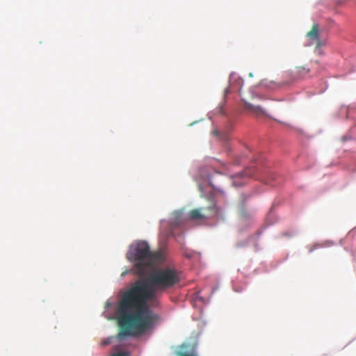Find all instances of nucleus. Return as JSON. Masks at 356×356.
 <instances>
[{
	"label": "nucleus",
	"instance_id": "obj_1",
	"mask_svg": "<svg viewBox=\"0 0 356 356\" xmlns=\"http://www.w3.org/2000/svg\"><path fill=\"white\" fill-rule=\"evenodd\" d=\"M179 282V273L170 267L151 270L134 282L118 302L117 315L120 331L118 337L122 339L127 336L138 337L152 330L160 316L150 307H159V294Z\"/></svg>",
	"mask_w": 356,
	"mask_h": 356
},
{
	"label": "nucleus",
	"instance_id": "obj_2",
	"mask_svg": "<svg viewBox=\"0 0 356 356\" xmlns=\"http://www.w3.org/2000/svg\"><path fill=\"white\" fill-rule=\"evenodd\" d=\"M127 259L134 264V274L138 277H145L154 266L163 259L161 252H152L145 241H138L130 246L127 254Z\"/></svg>",
	"mask_w": 356,
	"mask_h": 356
},
{
	"label": "nucleus",
	"instance_id": "obj_3",
	"mask_svg": "<svg viewBox=\"0 0 356 356\" xmlns=\"http://www.w3.org/2000/svg\"><path fill=\"white\" fill-rule=\"evenodd\" d=\"M219 208L212 204L207 207L195 209L189 212V218L192 220H203L218 216Z\"/></svg>",
	"mask_w": 356,
	"mask_h": 356
},
{
	"label": "nucleus",
	"instance_id": "obj_4",
	"mask_svg": "<svg viewBox=\"0 0 356 356\" xmlns=\"http://www.w3.org/2000/svg\"><path fill=\"white\" fill-rule=\"evenodd\" d=\"M181 223V213L179 211H175L170 220V230L168 234H172L173 230Z\"/></svg>",
	"mask_w": 356,
	"mask_h": 356
},
{
	"label": "nucleus",
	"instance_id": "obj_5",
	"mask_svg": "<svg viewBox=\"0 0 356 356\" xmlns=\"http://www.w3.org/2000/svg\"><path fill=\"white\" fill-rule=\"evenodd\" d=\"M310 68L307 66H298L293 72V79L294 80L306 78L309 76Z\"/></svg>",
	"mask_w": 356,
	"mask_h": 356
},
{
	"label": "nucleus",
	"instance_id": "obj_6",
	"mask_svg": "<svg viewBox=\"0 0 356 356\" xmlns=\"http://www.w3.org/2000/svg\"><path fill=\"white\" fill-rule=\"evenodd\" d=\"M307 37L310 40H315L318 42H319L318 26L317 24H313L312 30L307 33Z\"/></svg>",
	"mask_w": 356,
	"mask_h": 356
},
{
	"label": "nucleus",
	"instance_id": "obj_7",
	"mask_svg": "<svg viewBox=\"0 0 356 356\" xmlns=\"http://www.w3.org/2000/svg\"><path fill=\"white\" fill-rule=\"evenodd\" d=\"M245 107L249 111H251L257 115H261L264 113L261 107L259 106H254L248 102H245Z\"/></svg>",
	"mask_w": 356,
	"mask_h": 356
},
{
	"label": "nucleus",
	"instance_id": "obj_8",
	"mask_svg": "<svg viewBox=\"0 0 356 356\" xmlns=\"http://www.w3.org/2000/svg\"><path fill=\"white\" fill-rule=\"evenodd\" d=\"M111 356H129V353L127 352H118V353L112 354Z\"/></svg>",
	"mask_w": 356,
	"mask_h": 356
},
{
	"label": "nucleus",
	"instance_id": "obj_9",
	"mask_svg": "<svg viewBox=\"0 0 356 356\" xmlns=\"http://www.w3.org/2000/svg\"><path fill=\"white\" fill-rule=\"evenodd\" d=\"M177 356H196L193 353H186L183 352H178Z\"/></svg>",
	"mask_w": 356,
	"mask_h": 356
},
{
	"label": "nucleus",
	"instance_id": "obj_10",
	"mask_svg": "<svg viewBox=\"0 0 356 356\" xmlns=\"http://www.w3.org/2000/svg\"><path fill=\"white\" fill-rule=\"evenodd\" d=\"M113 337H110V338H108L107 339L104 340L103 341V344L104 346H106V345H108L111 343V340H112Z\"/></svg>",
	"mask_w": 356,
	"mask_h": 356
},
{
	"label": "nucleus",
	"instance_id": "obj_11",
	"mask_svg": "<svg viewBox=\"0 0 356 356\" xmlns=\"http://www.w3.org/2000/svg\"><path fill=\"white\" fill-rule=\"evenodd\" d=\"M131 271H133V272H134L133 268H132L131 270H129H129H126V271L123 272V273H122V277H124L127 274L129 273Z\"/></svg>",
	"mask_w": 356,
	"mask_h": 356
},
{
	"label": "nucleus",
	"instance_id": "obj_12",
	"mask_svg": "<svg viewBox=\"0 0 356 356\" xmlns=\"http://www.w3.org/2000/svg\"><path fill=\"white\" fill-rule=\"evenodd\" d=\"M241 213L242 216H246V213L245 212L243 208H241Z\"/></svg>",
	"mask_w": 356,
	"mask_h": 356
},
{
	"label": "nucleus",
	"instance_id": "obj_13",
	"mask_svg": "<svg viewBox=\"0 0 356 356\" xmlns=\"http://www.w3.org/2000/svg\"><path fill=\"white\" fill-rule=\"evenodd\" d=\"M225 92H226V93H229V89H228V88H227V89H226Z\"/></svg>",
	"mask_w": 356,
	"mask_h": 356
},
{
	"label": "nucleus",
	"instance_id": "obj_14",
	"mask_svg": "<svg viewBox=\"0 0 356 356\" xmlns=\"http://www.w3.org/2000/svg\"><path fill=\"white\" fill-rule=\"evenodd\" d=\"M162 227L164 226V222H162V225H161Z\"/></svg>",
	"mask_w": 356,
	"mask_h": 356
},
{
	"label": "nucleus",
	"instance_id": "obj_15",
	"mask_svg": "<svg viewBox=\"0 0 356 356\" xmlns=\"http://www.w3.org/2000/svg\"><path fill=\"white\" fill-rule=\"evenodd\" d=\"M247 175H251L250 174H249L248 172H245Z\"/></svg>",
	"mask_w": 356,
	"mask_h": 356
}]
</instances>
